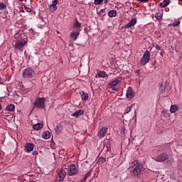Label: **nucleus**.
<instances>
[{
  "mask_svg": "<svg viewBox=\"0 0 182 182\" xmlns=\"http://www.w3.org/2000/svg\"><path fill=\"white\" fill-rule=\"evenodd\" d=\"M24 6V9L26 10V9L28 8V6H26V5H23Z\"/></svg>",
  "mask_w": 182,
  "mask_h": 182,
  "instance_id": "nucleus-43",
  "label": "nucleus"
},
{
  "mask_svg": "<svg viewBox=\"0 0 182 182\" xmlns=\"http://www.w3.org/2000/svg\"><path fill=\"white\" fill-rule=\"evenodd\" d=\"M62 130H63V127H62V125H58L55 128V132L56 134H59V133H60V132H62Z\"/></svg>",
  "mask_w": 182,
  "mask_h": 182,
  "instance_id": "nucleus-22",
  "label": "nucleus"
},
{
  "mask_svg": "<svg viewBox=\"0 0 182 182\" xmlns=\"http://www.w3.org/2000/svg\"><path fill=\"white\" fill-rule=\"evenodd\" d=\"M32 154H33V156H38V151H33L32 152Z\"/></svg>",
  "mask_w": 182,
  "mask_h": 182,
  "instance_id": "nucleus-38",
  "label": "nucleus"
},
{
  "mask_svg": "<svg viewBox=\"0 0 182 182\" xmlns=\"http://www.w3.org/2000/svg\"><path fill=\"white\" fill-rule=\"evenodd\" d=\"M26 12H32V9H31V8H29V7H27V8L26 9Z\"/></svg>",
  "mask_w": 182,
  "mask_h": 182,
  "instance_id": "nucleus-37",
  "label": "nucleus"
},
{
  "mask_svg": "<svg viewBox=\"0 0 182 182\" xmlns=\"http://www.w3.org/2000/svg\"><path fill=\"white\" fill-rule=\"evenodd\" d=\"M170 4V0H164V2H161L159 4V6L161 8H166V6H168Z\"/></svg>",
  "mask_w": 182,
  "mask_h": 182,
  "instance_id": "nucleus-17",
  "label": "nucleus"
},
{
  "mask_svg": "<svg viewBox=\"0 0 182 182\" xmlns=\"http://www.w3.org/2000/svg\"><path fill=\"white\" fill-rule=\"evenodd\" d=\"M155 49H156L157 50H161V47L159 45H157L156 46H155Z\"/></svg>",
  "mask_w": 182,
  "mask_h": 182,
  "instance_id": "nucleus-36",
  "label": "nucleus"
},
{
  "mask_svg": "<svg viewBox=\"0 0 182 182\" xmlns=\"http://www.w3.org/2000/svg\"><path fill=\"white\" fill-rule=\"evenodd\" d=\"M42 127H43V124H42L41 123H38L36 124L33 125V129L34 130H41V129H42Z\"/></svg>",
  "mask_w": 182,
  "mask_h": 182,
  "instance_id": "nucleus-21",
  "label": "nucleus"
},
{
  "mask_svg": "<svg viewBox=\"0 0 182 182\" xmlns=\"http://www.w3.org/2000/svg\"><path fill=\"white\" fill-rule=\"evenodd\" d=\"M91 174H92V173L88 172V173H87L85 175L84 177L87 179V177H89V176H90Z\"/></svg>",
  "mask_w": 182,
  "mask_h": 182,
  "instance_id": "nucleus-35",
  "label": "nucleus"
},
{
  "mask_svg": "<svg viewBox=\"0 0 182 182\" xmlns=\"http://www.w3.org/2000/svg\"><path fill=\"white\" fill-rule=\"evenodd\" d=\"M82 114H85V110H83V109H80V110H77V111H76L75 112L73 113V114H71V116H72L73 117H76V118H77V117H80V116H82Z\"/></svg>",
  "mask_w": 182,
  "mask_h": 182,
  "instance_id": "nucleus-13",
  "label": "nucleus"
},
{
  "mask_svg": "<svg viewBox=\"0 0 182 182\" xmlns=\"http://www.w3.org/2000/svg\"><path fill=\"white\" fill-rule=\"evenodd\" d=\"M80 95L83 100H87L89 99V94L85 91H80Z\"/></svg>",
  "mask_w": 182,
  "mask_h": 182,
  "instance_id": "nucleus-15",
  "label": "nucleus"
},
{
  "mask_svg": "<svg viewBox=\"0 0 182 182\" xmlns=\"http://www.w3.org/2000/svg\"><path fill=\"white\" fill-rule=\"evenodd\" d=\"M105 2H107V0H106Z\"/></svg>",
  "mask_w": 182,
  "mask_h": 182,
  "instance_id": "nucleus-46",
  "label": "nucleus"
},
{
  "mask_svg": "<svg viewBox=\"0 0 182 182\" xmlns=\"http://www.w3.org/2000/svg\"><path fill=\"white\" fill-rule=\"evenodd\" d=\"M42 137L46 140L50 139V132L49 131H46L43 133Z\"/></svg>",
  "mask_w": 182,
  "mask_h": 182,
  "instance_id": "nucleus-18",
  "label": "nucleus"
},
{
  "mask_svg": "<svg viewBox=\"0 0 182 182\" xmlns=\"http://www.w3.org/2000/svg\"><path fill=\"white\" fill-rule=\"evenodd\" d=\"M79 31H74L73 33H70V38L73 39V41H76L77 39V36H79Z\"/></svg>",
  "mask_w": 182,
  "mask_h": 182,
  "instance_id": "nucleus-14",
  "label": "nucleus"
},
{
  "mask_svg": "<svg viewBox=\"0 0 182 182\" xmlns=\"http://www.w3.org/2000/svg\"><path fill=\"white\" fill-rule=\"evenodd\" d=\"M107 133V127H102L99 132H98V137H105L106 136V134Z\"/></svg>",
  "mask_w": 182,
  "mask_h": 182,
  "instance_id": "nucleus-12",
  "label": "nucleus"
},
{
  "mask_svg": "<svg viewBox=\"0 0 182 182\" xmlns=\"http://www.w3.org/2000/svg\"><path fill=\"white\" fill-rule=\"evenodd\" d=\"M66 177V171L65 169H61L57 176V181H63Z\"/></svg>",
  "mask_w": 182,
  "mask_h": 182,
  "instance_id": "nucleus-9",
  "label": "nucleus"
},
{
  "mask_svg": "<svg viewBox=\"0 0 182 182\" xmlns=\"http://www.w3.org/2000/svg\"><path fill=\"white\" fill-rule=\"evenodd\" d=\"M136 23H137V19L136 18H132L129 21V22L126 24L124 26V28H132L133 26H134V25H136Z\"/></svg>",
  "mask_w": 182,
  "mask_h": 182,
  "instance_id": "nucleus-11",
  "label": "nucleus"
},
{
  "mask_svg": "<svg viewBox=\"0 0 182 182\" xmlns=\"http://www.w3.org/2000/svg\"><path fill=\"white\" fill-rule=\"evenodd\" d=\"M106 76L107 74L105 71H99L96 75V77H106Z\"/></svg>",
  "mask_w": 182,
  "mask_h": 182,
  "instance_id": "nucleus-19",
  "label": "nucleus"
},
{
  "mask_svg": "<svg viewBox=\"0 0 182 182\" xmlns=\"http://www.w3.org/2000/svg\"><path fill=\"white\" fill-rule=\"evenodd\" d=\"M86 180H87L85 177H84L80 182H86Z\"/></svg>",
  "mask_w": 182,
  "mask_h": 182,
  "instance_id": "nucleus-41",
  "label": "nucleus"
},
{
  "mask_svg": "<svg viewBox=\"0 0 182 182\" xmlns=\"http://www.w3.org/2000/svg\"><path fill=\"white\" fill-rule=\"evenodd\" d=\"M105 0H95L94 4L95 5H100Z\"/></svg>",
  "mask_w": 182,
  "mask_h": 182,
  "instance_id": "nucleus-31",
  "label": "nucleus"
},
{
  "mask_svg": "<svg viewBox=\"0 0 182 182\" xmlns=\"http://www.w3.org/2000/svg\"><path fill=\"white\" fill-rule=\"evenodd\" d=\"M178 1H182V0H178Z\"/></svg>",
  "mask_w": 182,
  "mask_h": 182,
  "instance_id": "nucleus-45",
  "label": "nucleus"
},
{
  "mask_svg": "<svg viewBox=\"0 0 182 182\" xmlns=\"http://www.w3.org/2000/svg\"><path fill=\"white\" fill-rule=\"evenodd\" d=\"M178 25H180V21H179L171 23V24L169 25V26H174V27H176V26H178Z\"/></svg>",
  "mask_w": 182,
  "mask_h": 182,
  "instance_id": "nucleus-30",
  "label": "nucleus"
},
{
  "mask_svg": "<svg viewBox=\"0 0 182 182\" xmlns=\"http://www.w3.org/2000/svg\"><path fill=\"white\" fill-rule=\"evenodd\" d=\"M160 55H161V56H164V53L161 52V53H160Z\"/></svg>",
  "mask_w": 182,
  "mask_h": 182,
  "instance_id": "nucleus-42",
  "label": "nucleus"
},
{
  "mask_svg": "<svg viewBox=\"0 0 182 182\" xmlns=\"http://www.w3.org/2000/svg\"><path fill=\"white\" fill-rule=\"evenodd\" d=\"M68 176H76L77 174V168H76V166L75 164H71L68 166Z\"/></svg>",
  "mask_w": 182,
  "mask_h": 182,
  "instance_id": "nucleus-7",
  "label": "nucleus"
},
{
  "mask_svg": "<svg viewBox=\"0 0 182 182\" xmlns=\"http://www.w3.org/2000/svg\"><path fill=\"white\" fill-rule=\"evenodd\" d=\"M33 73H34L33 68H27L23 71L22 76L26 79H29L31 77H33Z\"/></svg>",
  "mask_w": 182,
  "mask_h": 182,
  "instance_id": "nucleus-4",
  "label": "nucleus"
},
{
  "mask_svg": "<svg viewBox=\"0 0 182 182\" xmlns=\"http://www.w3.org/2000/svg\"><path fill=\"white\" fill-rule=\"evenodd\" d=\"M6 109L9 112H15V105L13 104H9L6 106Z\"/></svg>",
  "mask_w": 182,
  "mask_h": 182,
  "instance_id": "nucleus-20",
  "label": "nucleus"
},
{
  "mask_svg": "<svg viewBox=\"0 0 182 182\" xmlns=\"http://www.w3.org/2000/svg\"><path fill=\"white\" fill-rule=\"evenodd\" d=\"M6 9V6L4 3H0V11Z\"/></svg>",
  "mask_w": 182,
  "mask_h": 182,
  "instance_id": "nucleus-29",
  "label": "nucleus"
},
{
  "mask_svg": "<svg viewBox=\"0 0 182 182\" xmlns=\"http://www.w3.org/2000/svg\"><path fill=\"white\" fill-rule=\"evenodd\" d=\"M143 168V165L139 161H134L130 164L129 171L130 174L134 176V177H139L141 174V169Z\"/></svg>",
  "mask_w": 182,
  "mask_h": 182,
  "instance_id": "nucleus-1",
  "label": "nucleus"
},
{
  "mask_svg": "<svg viewBox=\"0 0 182 182\" xmlns=\"http://www.w3.org/2000/svg\"><path fill=\"white\" fill-rule=\"evenodd\" d=\"M120 83V80L119 78L115 79L114 80L108 83V86H109L110 89H112V90H117V85Z\"/></svg>",
  "mask_w": 182,
  "mask_h": 182,
  "instance_id": "nucleus-8",
  "label": "nucleus"
},
{
  "mask_svg": "<svg viewBox=\"0 0 182 182\" xmlns=\"http://www.w3.org/2000/svg\"><path fill=\"white\" fill-rule=\"evenodd\" d=\"M20 1V2H23V0H19Z\"/></svg>",
  "mask_w": 182,
  "mask_h": 182,
  "instance_id": "nucleus-44",
  "label": "nucleus"
},
{
  "mask_svg": "<svg viewBox=\"0 0 182 182\" xmlns=\"http://www.w3.org/2000/svg\"><path fill=\"white\" fill-rule=\"evenodd\" d=\"M138 2H149V0H137Z\"/></svg>",
  "mask_w": 182,
  "mask_h": 182,
  "instance_id": "nucleus-39",
  "label": "nucleus"
},
{
  "mask_svg": "<svg viewBox=\"0 0 182 182\" xmlns=\"http://www.w3.org/2000/svg\"><path fill=\"white\" fill-rule=\"evenodd\" d=\"M45 102H46V98L37 97L33 102V105L35 107H37V109H45Z\"/></svg>",
  "mask_w": 182,
  "mask_h": 182,
  "instance_id": "nucleus-2",
  "label": "nucleus"
},
{
  "mask_svg": "<svg viewBox=\"0 0 182 182\" xmlns=\"http://www.w3.org/2000/svg\"><path fill=\"white\" fill-rule=\"evenodd\" d=\"M177 110H178V107H177V105L171 106V108H170L171 113H176Z\"/></svg>",
  "mask_w": 182,
  "mask_h": 182,
  "instance_id": "nucleus-27",
  "label": "nucleus"
},
{
  "mask_svg": "<svg viewBox=\"0 0 182 182\" xmlns=\"http://www.w3.org/2000/svg\"><path fill=\"white\" fill-rule=\"evenodd\" d=\"M161 92H166V87H164L163 86L161 87Z\"/></svg>",
  "mask_w": 182,
  "mask_h": 182,
  "instance_id": "nucleus-40",
  "label": "nucleus"
},
{
  "mask_svg": "<svg viewBox=\"0 0 182 182\" xmlns=\"http://www.w3.org/2000/svg\"><path fill=\"white\" fill-rule=\"evenodd\" d=\"M25 149L27 151H32V150H33V144L26 143L25 146Z\"/></svg>",
  "mask_w": 182,
  "mask_h": 182,
  "instance_id": "nucleus-16",
  "label": "nucleus"
},
{
  "mask_svg": "<svg viewBox=\"0 0 182 182\" xmlns=\"http://www.w3.org/2000/svg\"><path fill=\"white\" fill-rule=\"evenodd\" d=\"M56 9H58V6H55L54 4L50 5V6H49L50 12L53 13V12H55V11H56Z\"/></svg>",
  "mask_w": 182,
  "mask_h": 182,
  "instance_id": "nucleus-25",
  "label": "nucleus"
},
{
  "mask_svg": "<svg viewBox=\"0 0 182 182\" xmlns=\"http://www.w3.org/2000/svg\"><path fill=\"white\" fill-rule=\"evenodd\" d=\"M149 62H150V51L149 50H146L144 52L141 60H140V63H141V65H147V63H149Z\"/></svg>",
  "mask_w": 182,
  "mask_h": 182,
  "instance_id": "nucleus-5",
  "label": "nucleus"
},
{
  "mask_svg": "<svg viewBox=\"0 0 182 182\" xmlns=\"http://www.w3.org/2000/svg\"><path fill=\"white\" fill-rule=\"evenodd\" d=\"M105 12H106V9H101L99 12H98V15H103L105 16Z\"/></svg>",
  "mask_w": 182,
  "mask_h": 182,
  "instance_id": "nucleus-33",
  "label": "nucleus"
},
{
  "mask_svg": "<svg viewBox=\"0 0 182 182\" xmlns=\"http://www.w3.org/2000/svg\"><path fill=\"white\" fill-rule=\"evenodd\" d=\"M26 45H28L27 40H17L16 41H13V46L19 50H22L23 46H26Z\"/></svg>",
  "mask_w": 182,
  "mask_h": 182,
  "instance_id": "nucleus-3",
  "label": "nucleus"
},
{
  "mask_svg": "<svg viewBox=\"0 0 182 182\" xmlns=\"http://www.w3.org/2000/svg\"><path fill=\"white\" fill-rule=\"evenodd\" d=\"M106 161V158L103 157V156H100L97 162V164H103V163H105Z\"/></svg>",
  "mask_w": 182,
  "mask_h": 182,
  "instance_id": "nucleus-23",
  "label": "nucleus"
},
{
  "mask_svg": "<svg viewBox=\"0 0 182 182\" xmlns=\"http://www.w3.org/2000/svg\"><path fill=\"white\" fill-rule=\"evenodd\" d=\"M73 26L74 28H76V29H80V28H82V24H80L77 19H76L75 23L73 24Z\"/></svg>",
  "mask_w": 182,
  "mask_h": 182,
  "instance_id": "nucleus-26",
  "label": "nucleus"
},
{
  "mask_svg": "<svg viewBox=\"0 0 182 182\" xmlns=\"http://www.w3.org/2000/svg\"><path fill=\"white\" fill-rule=\"evenodd\" d=\"M116 15H117V13L114 10H111L108 12V16H109L110 18H113L116 16Z\"/></svg>",
  "mask_w": 182,
  "mask_h": 182,
  "instance_id": "nucleus-24",
  "label": "nucleus"
},
{
  "mask_svg": "<svg viewBox=\"0 0 182 182\" xmlns=\"http://www.w3.org/2000/svg\"><path fill=\"white\" fill-rule=\"evenodd\" d=\"M155 18H156V19H157L158 21H161V18H162L161 14H160V13H156V14H155Z\"/></svg>",
  "mask_w": 182,
  "mask_h": 182,
  "instance_id": "nucleus-28",
  "label": "nucleus"
},
{
  "mask_svg": "<svg viewBox=\"0 0 182 182\" xmlns=\"http://www.w3.org/2000/svg\"><path fill=\"white\" fill-rule=\"evenodd\" d=\"M126 96L128 99H133V97H134V92L133 91V88L131 87H128Z\"/></svg>",
  "mask_w": 182,
  "mask_h": 182,
  "instance_id": "nucleus-10",
  "label": "nucleus"
},
{
  "mask_svg": "<svg viewBox=\"0 0 182 182\" xmlns=\"http://www.w3.org/2000/svg\"><path fill=\"white\" fill-rule=\"evenodd\" d=\"M132 107H133L132 106L131 107H128L125 109V113H130V112H132Z\"/></svg>",
  "mask_w": 182,
  "mask_h": 182,
  "instance_id": "nucleus-32",
  "label": "nucleus"
},
{
  "mask_svg": "<svg viewBox=\"0 0 182 182\" xmlns=\"http://www.w3.org/2000/svg\"><path fill=\"white\" fill-rule=\"evenodd\" d=\"M58 4H59V0H54V1H53L52 5H55V6H56V5H57Z\"/></svg>",
  "mask_w": 182,
  "mask_h": 182,
  "instance_id": "nucleus-34",
  "label": "nucleus"
},
{
  "mask_svg": "<svg viewBox=\"0 0 182 182\" xmlns=\"http://www.w3.org/2000/svg\"><path fill=\"white\" fill-rule=\"evenodd\" d=\"M155 161H157L158 163H163L164 161H167L168 160V154L164 153V154H160L158 156L154 159Z\"/></svg>",
  "mask_w": 182,
  "mask_h": 182,
  "instance_id": "nucleus-6",
  "label": "nucleus"
}]
</instances>
